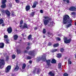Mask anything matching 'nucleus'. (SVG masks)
<instances>
[{"mask_svg": "<svg viewBox=\"0 0 76 76\" xmlns=\"http://www.w3.org/2000/svg\"><path fill=\"white\" fill-rule=\"evenodd\" d=\"M37 27H35L34 28V30H37Z\"/></svg>", "mask_w": 76, "mask_h": 76, "instance_id": "obj_55", "label": "nucleus"}, {"mask_svg": "<svg viewBox=\"0 0 76 76\" xmlns=\"http://www.w3.org/2000/svg\"><path fill=\"white\" fill-rule=\"evenodd\" d=\"M64 2H66L67 3H70V1L69 0H63Z\"/></svg>", "mask_w": 76, "mask_h": 76, "instance_id": "obj_34", "label": "nucleus"}, {"mask_svg": "<svg viewBox=\"0 0 76 76\" xmlns=\"http://www.w3.org/2000/svg\"><path fill=\"white\" fill-rule=\"evenodd\" d=\"M11 12V16H16V15H15V12L13 11H12Z\"/></svg>", "mask_w": 76, "mask_h": 76, "instance_id": "obj_30", "label": "nucleus"}, {"mask_svg": "<svg viewBox=\"0 0 76 76\" xmlns=\"http://www.w3.org/2000/svg\"><path fill=\"white\" fill-rule=\"evenodd\" d=\"M60 51L61 53H63L64 51V49L63 48H60Z\"/></svg>", "mask_w": 76, "mask_h": 76, "instance_id": "obj_32", "label": "nucleus"}, {"mask_svg": "<svg viewBox=\"0 0 76 76\" xmlns=\"http://www.w3.org/2000/svg\"><path fill=\"white\" fill-rule=\"evenodd\" d=\"M41 58H39L37 59V61H38V62H39V61H41Z\"/></svg>", "mask_w": 76, "mask_h": 76, "instance_id": "obj_43", "label": "nucleus"}, {"mask_svg": "<svg viewBox=\"0 0 76 76\" xmlns=\"http://www.w3.org/2000/svg\"><path fill=\"white\" fill-rule=\"evenodd\" d=\"M4 23V20L2 18L0 19V25H1L2 23Z\"/></svg>", "mask_w": 76, "mask_h": 76, "instance_id": "obj_29", "label": "nucleus"}, {"mask_svg": "<svg viewBox=\"0 0 76 76\" xmlns=\"http://www.w3.org/2000/svg\"><path fill=\"white\" fill-rule=\"evenodd\" d=\"M35 50H31L28 52V54L31 56H32V57H35Z\"/></svg>", "mask_w": 76, "mask_h": 76, "instance_id": "obj_7", "label": "nucleus"}, {"mask_svg": "<svg viewBox=\"0 0 76 76\" xmlns=\"http://www.w3.org/2000/svg\"><path fill=\"white\" fill-rule=\"evenodd\" d=\"M4 46V44L3 42H0V48H3Z\"/></svg>", "mask_w": 76, "mask_h": 76, "instance_id": "obj_17", "label": "nucleus"}, {"mask_svg": "<svg viewBox=\"0 0 76 76\" xmlns=\"http://www.w3.org/2000/svg\"><path fill=\"white\" fill-rule=\"evenodd\" d=\"M5 64V62L4 59H0V68L1 69L3 68V66Z\"/></svg>", "mask_w": 76, "mask_h": 76, "instance_id": "obj_6", "label": "nucleus"}, {"mask_svg": "<svg viewBox=\"0 0 76 76\" xmlns=\"http://www.w3.org/2000/svg\"><path fill=\"white\" fill-rule=\"evenodd\" d=\"M4 41H5L6 42H7V44H9V40L8 39H6V40H4Z\"/></svg>", "mask_w": 76, "mask_h": 76, "instance_id": "obj_35", "label": "nucleus"}, {"mask_svg": "<svg viewBox=\"0 0 76 76\" xmlns=\"http://www.w3.org/2000/svg\"><path fill=\"white\" fill-rule=\"evenodd\" d=\"M2 12L3 13H4L5 12V11H4V10H3L2 11Z\"/></svg>", "mask_w": 76, "mask_h": 76, "instance_id": "obj_57", "label": "nucleus"}, {"mask_svg": "<svg viewBox=\"0 0 76 76\" xmlns=\"http://www.w3.org/2000/svg\"><path fill=\"white\" fill-rule=\"evenodd\" d=\"M16 52L17 54H20L21 53V50L20 49H17Z\"/></svg>", "mask_w": 76, "mask_h": 76, "instance_id": "obj_27", "label": "nucleus"}, {"mask_svg": "<svg viewBox=\"0 0 76 76\" xmlns=\"http://www.w3.org/2000/svg\"><path fill=\"white\" fill-rule=\"evenodd\" d=\"M51 45H52V43L51 42H49L48 44V45L49 46H51Z\"/></svg>", "mask_w": 76, "mask_h": 76, "instance_id": "obj_44", "label": "nucleus"}, {"mask_svg": "<svg viewBox=\"0 0 76 76\" xmlns=\"http://www.w3.org/2000/svg\"><path fill=\"white\" fill-rule=\"evenodd\" d=\"M70 60H71L70 58H69L68 59V62H69V61H71Z\"/></svg>", "mask_w": 76, "mask_h": 76, "instance_id": "obj_56", "label": "nucleus"}, {"mask_svg": "<svg viewBox=\"0 0 76 76\" xmlns=\"http://www.w3.org/2000/svg\"><path fill=\"white\" fill-rule=\"evenodd\" d=\"M48 34L50 35H53V34L50 33V32H48Z\"/></svg>", "mask_w": 76, "mask_h": 76, "instance_id": "obj_46", "label": "nucleus"}, {"mask_svg": "<svg viewBox=\"0 0 76 76\" xmlns=\"http://www.w3.org/2000/svg\"><path fill=\"white\" fill-rule=\"evenodd\" d=\"M51 63L52 64H55L56 63V60L54 59H53L51 61Z\"/></svg>", "mask_w": 76, "mask_h": 76, "instance_id": "obj_22", "label": "nucleus"}, {"mask_svg": "<svg viewBox=\"0 0 76 76\" xmlns=\"http://www.w3.org/2000/svg\"><path fill=\"white\" fill-rule=\"evenodd\" d=\"M5 13L7 16L10 18V12L8 10H6L5 11Z\"/></svg>", "mask_w": 76, "mask_h": 76, "instance_id": "obj_14", "label": "nucleus"}, {"mask_svg": "<svg viewBox=\"0 0 76 76\" xmlns=\"http://www.w3.org/2000/svg\"><path fill=\"white\" fill-rule=\"evenodd\" d=\"M4 24L3 23L2 24V26H4Z\"/></svg>", "mask_w": 76, "mask_h": 76, "instance_id": "obj_58", "label": "nucleus"}, {"mask_svg": "<svg viewBox=\"0 0 76 76\" xmlns=\"http://www.w3.org/2000/svg\"><path fill=\"white\" fill-rule=\"evenodd\" d=\"M43 38H45V35H44V36H43Z\"/></svg>", "mask_w": 76, "mask_h": 76, "instance_id": "obj_63", "label": "nucleus"}, {"mask_svg": "<svg viewBox=\"0 0 76 76\" xmlns=\"http://www.w3.org/2000/svg\"><path fill=\"white\" fill-rule=\"evenodd\" d=\"M58 69H60L61 68V63H59L58 64Z\"/></svg>", "mask_w": 76, "mask_h": 76, "instance_id": "obj_36", "label": "nucleus"}, {"mask_svg": "<svg viewBox=\"0 0 76 76\" xmlns=\"http://www.w3.org/2000/svg\"><path fill=\"white\" fill-rule=\"evenodd\" d=\"M28 44L27 45H28V46H29L30 45H31V43L30 42H27Z\"/></svg>", "mask_w": 76, "mask_h": 76, "instance_id": "obj_52", "label": "nucleus"}, {"mask_svg": "<svg viewBox=\"0 0 76 76\" xmlns=\"http://www.w3.org/2000/svg\"><path fill=\"white\" fill-rule=\"evenodd\" d=\"M46 64H47V66H51V59L46 60Z\"/></svg>", "mask_w": 76, "mask_h": 76, "instance_id": "obj_13", "label": "nucleus"}, {"mask_svg": "<svg viewBox=\"0 0 76 76\" xmlns=\"http://www.w3.org/2000/svg\"><path fill=\"white\" fill-rule=\"evenodd\" d=\"M43 18H45L43 19V21L45 26L47 25V24L49 23V21H50L52 19L51 18H50L48 16H44Z\"/></svg>", "mask_w": 76, "mask_h": 76, "instance_id": "obj_2", "label": "nucleus"}, {"mask_svg": "<svg viewBox=\"0 0 76 76\" xmlns=\"http://www.w3.org/2000/svg\"><path fill=\"white\" fill-rule=\"evenodd\" d=\"M42 1H42L41 0V1H40V2L41 3H42Z\"/></svg>", "mask_w": 76, "mask_h": 76, "instance_id": "obj_62", "label": "nucleus"}, {"mask_svg": "<svg viewBox=\"0 0 76 76\" xmlns=\"http://www.w3.org/2000/svg\"><path fill=\"white\" fill-rule=\"evenodd\" d=\"M71 14L73 15H76V12H72L71 13Z\"/></svg>", "mask_w": 76, "mask_h": 76, "instance_id": "obj_48", "label": "nucleus"}, {"mask_svg": "<svg viewBox=\"0 0 76 76\" xmlns=\"http://www.w3.org/2000/svg\"><path fill=\"white\" fill-rule=\"evenodd\" d=\"M19 69V67L18 66V65L17 64L16 65L15 68L14 69L15 71H18Z\"/></svg>", "mask_w": 76, "mask_h": 76, "instance_id": "obj_18", "label": "nucleus"}, {"mask_svg": "<svg viewBox=\"0 0 76 76\" xmlns=\"http://www.w3.org/2000/svg\"><path fill=\"white\" fill-rule=\"evenodd\" d=\"M41 70L40 68H35L33 71V74H37V75H39Z\"/></svg>", "mask_w": 76, "mask_h": 76, "instance_id": "obj_3", "label": "nucleus"}, {"mask_svg": "<svg viewBox=\"0 0 76 76\" xmlns=\"http://www.w3.org/2000/svg\"><path fill=\"white\" fill-rule=\"evenodd\" d=\"M40 12L41 13H43V10H41L40 11Z\"/></svg>", "mask_w": 76, "mask_h": 76, "instance_id": "obj_50", "label": "nucleus"}, {"mask_svg": "<svg viewBox=\"0 0 76 76\" xmlns=\"http://www.w3.org/2000/svg\"><path fill=\"white\" fill-rule=\"evenodd\" d=\"M9 60V56H7L5 58V61H8Z\"/></svg>", "mask_w": 76, "mask_h": 76, "instance_id": "obj_26", "label": "nucleus"}, {"mask_svg": "<svg viewBox=\"0 0 76 76\" xmlns=\"http://www.w3.org/2000/svg\"><path fill=\"white\" fill-rule=\"evenodd\" d=\"M56 39L57 41H61V39L60 37H57L56 38Z\"/></svg>", "mask_w": 76, "mask_h": 76, "instance_id": "obj_37", "label": "nucleus"}, {"mask_svg": "<svg viewBox=\"0 0 76 76\" xmlns=\"http://www.w3.org/2000/svg\"><path fill=\"white\" fill-rule=\"evenodd\" d=\"M21 35H22V36L23 37H24V34H22Z\"/></svg>", "mask_w": 76, "mask_h": 76, "instance_id": "obj_59", "label": "nucleus"}, {"mask_svg": "<svg viewBox=\"0 0 76 76\" xmlns=\"http://www.w3.org/2000/svg\"><path fill=\"white\" fill-rule=\"evenodd\" d=\"M25 28L28 29L29 27L28 26V25L26 23H24L22 27L21 28V29H24Z\"/></svg>", "mask_w": 76, "mask_h": 76, "instance_id": "obj_9", "label": "nucleus"}, {"mask_svg": "<svg viewBox=\"0 0 76 76\" xmlns=\"http://www.w3.org/2000/svg\"><path fill=\"white\" fill-rule=\"evenodd\" d=\"M63 39L64 40V43L66 44H70L71 42V41H72V39L71 38L68 39L67 37H64Z\"/></svg>", "mask_w": 76, "mask_h": 76, "instance_id": "obj_4", "label": "nucleus"}, {"mask_svg": "<svg viewBox=\"0 0 76 76\" xmlns=\"http://www.w3.org/2000/svg\"><path fill=\"white\" fill-rule=\"evenodd\" d=\"M35 13H36V11L33 12L31 13L30 14V16H31L34 17V16L35 15Z\"/></svg>", "mask_w": 76, "mask_h": 76, "instance_id": "obj_19", "label": "nucleus"}, {"mask_svg": "<svg viewBox=\"0 0 76 76\" xmlns=\"http://www.w3.org/2000/svg\"><path fill=\"white\" fill-rule=\"evenodd\" d=\"M38 4V2H37V1H35L34 2L33 6H32L31 8L33 9H34V8H35Z\"/></svg>", "mask_w": 76, "mask_h": 76, "instance_id": "obj_10", "label": "nucleus"}, {"mask_svg": "<svg viewBox=\"0 0 76 76\" xmlns=\"http://www.w3.org/2000/svg\"><path fill=\"white\" fill-rule=\"evenodd\" d=\"M31 38H32V35L30 34L28 36V40H30V39H31Z\"/></svg>", "mask_w": 76, "mask_h": 76, "instance_id": "obj_33", "label": "nucleus"}, {"mask_svg": "<svg viewBox=\"0 0 76 76\" xmlns=\"http://www.w3.org/2000/svg\"><path fill=\"white\" fill-rule=\"evenodd\" d=\"M68 63L70 64H72V61H71L68 62Z\"/></svg>", "mask_w": 76, "mask_h": 76, "instance_id": "obj_53", "label": "nucleus"}, {"mask_svg": "<svg viewBox=\"0 0 76 76\" xmlns=\"http://www.w3.org/2000/svg\"><path fill=\"white\" fill-rule=\"evenodd\" d=\"M51 23H52V24H51ZM53 23H54V22L53 21H52V22H50V24H48V26L49 27H51L52 26H53Z\"/></svg>", "mask_w": 76, "mask_h": 76, "instance_id": "obj_23", "label": "nucleus"}, {"mask_svg": "<svg viewBox=\"0 0 76 76\" xmlns=\"http://www.w3.org/2000/svg\"><path fill=\"white\" fill-rule=\"evenodd\" d=\"M30 49H31V47H30L29 46H27L26 48V49L27 50H28Z\"/></svg>", "mask_w": 76, "mask_h": 76, "instance_id": "obj_45", "label": "nucleus"}, {"mask_svg": "<svg viewBox=\"0 0 76 76\" xmlns=\"http://www.w3.org/2000/svg\"><path fill=\"white\" fill-rule=\"evenodd\" d=\"M59 46V44L58 43L55 44L53 45V46L54 47H57Z\"/></svg>", "mask_w": 76, "mask_h": 76, "instance_id": "obj_28", "label": "nucleus"}, {"mask_svg": "<svg viewBox=\"0 0 76 76\" xmlns=\"http://www.w3.org/2000/svg\"><path fill=\"white\" fill-rule=\"evenodd\" d=\"M32 62V61L31 60L29 61V63H30V64H31Z\"/></svg>", "mask_w": 76, "mask_h": 76, "instance_id": "obj_54", "label": "nucleus"}, {"mask_svg": "<svg viewBox=\"0 0 76 76\" xmlns=\"http://www.w3.org/2000/svg\"><path fill=\"white\" fill-rule=\"evenodd\" d=\"M7 31L8 34H11L12 32V28L11 27H9L7 28Z\"/></svg>", "mask_w": 76, "mask_h": 76, "instance_id": "obj_11", "label": "nucleus"}, {"mask_svg": "<svg viewBox=\"0 0 76 76\" xmlns=\"http://www.w3.org/2000/svg\"><path fill=\"white\" fill-rule=\"evenodd\" d=\"M75 26H76V22H75Z\"/></svg>", "mask_w": 76, "mask_h": 76, "instance_id": "obj_64", "label": "nucleus"}, {"mask_svg": "<svg viewBox=\"0 0 76 76\" xmlns=\"http://www.w3.org/2000/svg\"><path fill=\"white\" fill-rule=\"evenodd\" d=\"M15 74H12V76H15Z\"/></svg>", "mask_w": 76, "mask_h": 76, "instance_id": "obj_60", "label": "nucleus"}, {"mask_svg": "<svg viewBox=\"0 0 76 76\" xmlns=\"http://www.w3.org/2000/svg\"><path fill=\"white\" fill-rule=\"evenodd\" d=\"M70 19V17L68 15H64L63 17V24H68L66 26V27L67 28L70 27L72 26V20H69Z\"/></svg>", "mask_w": 76, "mask_h": 76, "instance_id": "obj_1", "label": "nucleus"}, {"mask_svg": "<svg viewBox=\"0 0 76 76\" xmlns=\"http://www.w3.org/2000/svg\"><path fill=\"white\" fill-rule=\"evenodd\" d=\"M20 28H22V25H20Z\"/></svg>", "mask_w": 76, "mask_h": 76, "instance_id": "obj_61", "label": "nucleus"}, {"mask_svg": "<svg viewBox=\"0 0 76 76\" xmlns=\"http://www.w3.org/2000/svg\"><path fill=\"white\" fill-rule=\"evenodd\" d=\"M12 59H15V58H16V56H15V55L13 54L12 55Z\"/></svg>", "mask_w": 76, "mask_h": 76, "instance_id": "obj_38", "label": "nucleus"}, {"mask_svg": "<svg viewBox=\"0 0 76 76\" xmlns=\"http://www.w3.org/2000/svg\"><path fill=\"white\" fill-rule=\"evenodd\" d=\"M13 38L14 40H17L18 38V36L16 34H15L13 36Z\"/></svg>", "mask_w": 76, "mask_h": 76, "instance_id": "obj_20", "label": "nucleus"}, {"mask_svg": "<svg viewBox=\"0 0 76 76\" xmlns=\"http://www.w3.org/2000/svg\"><path fill=\"white\" fill-rule=\"evenodd\" d=\"M69 10L70 11L73 12L74 11H76V8L75 7H71L69 8Z\"/></svg>", "mask_w": 76, "mask_h": 76, "instance_id": "obj_12", "label": "nucleus"}, {"mask_svg": "<svg viewBox=\"0 0 76 76\" xmlns=\"http://www.w3.org/2000/svg\"><path fill=\"white\" fill-rule=\"evenodd\" d=\"M8 38V36L7 35H5L4 36V38Z\"/></svg>", "mask_w": 76, "mask_h": 76, "instance_id": "obj_49", "label": "nucleus"}, {"mask_svg": "<svg viewBox=\"0 0 76 76\" xmlns=\"http://www.w3.org/2000/svg\"><path fill=\"white\" fill-rule=\"evenodd\" d=\"M11 66L10 65H8L5 69V72L6 73H8L9 72V71L11 69Z\"/></svg>", "mask_w": 76, "mask_h": 76, "instance_id": "obj_8", "label": "nucleus"}, {"mask_svg": "<svg viewBox=\"0 0 76 76\" xmlns=\"http://www.w3.org/2000/svg\"><path fill=\"white\" fill-rule=\"evenodd\" d=\"M6 1H7V0H1V3L2 4L1 6V8L5 9L6 7Z\"/></svg>", "mask_w": 76, "mask_h": 76, "instance_id": "obj_5", "label": "nucleus"}, {"mask_svg": "<svg viewBox=\"0 0 76 76\" xmlns=\"http://www.w3.org/2000/svg\"><path fill=\"white\" fill-rule=\"evenodd\" d=\"M28 53V51L26 50H25V51H24V53Z\"/></svg>", "mask_w": 76, "mask_h": 76, "instance_id": "obj_51", "label": "nucleus"}, {"mask_svg": "<svg viewBox=\"0 0 76 76\" xmlns=\"http://www.w3.org/2000/svg\"><path fill=\"white\" fill-rule=\"evenodd\" d=\"M41 59L44 62L46 61V60H47V59H46V56H42V57L41 58Z\"/></svg>", "mask_w": 76, "mask_h": 76, "instance_id": "obj_16", "label": "nucleus"}, {"mask_svg": "<svg viewBox=\"0 0 76 76\" xmlns=\"http://www.w3.org/2000/svg\"><path fill=\"white\" fill-rule=\"evenodd\" d=\"M48 75H50V76H54L55 75L54 73L52 72H50L49 73H48Z\"/></svg>", "mask_w": 76, "mask_h": 76, "instance_id": "obj_21", "label": "nucleus"}, {"mask_svg": "<svg viewBox=\"0 0 76 76\" xmlns=\"http://www.w3.org/2000/svg\"><path fill=\"white\" fill-rule=\"evenodd\" d=\"M31 58H32L30 56L27 57V59H28V60H30V59H31Z\"/></svg>", "mask_w": 76, "mask_h": 76, "instance_id": "obj_39", "label": "nucleus"}, {"mask_svg": "<svg viewBox=\"0 0 76 76\" xmlns=\"http://www.w3.org/2000/svg\"><path fill=\"white\" fill-rule=\"evenodd\" d=\"M68 74L67 73H64L63 74L64 76H68Z\"/></svg>", "mask_w": 76, "mask_h": 76, "instance_id": "obj_41", "label": "nucleus"}, {"mask_svg": "<svg viewBox=\"0 0 76 76\" xmlns=\"http://www.w3.org/2000/svg\"><path fill=\"white\" fill-rule=\"evenodd\" d=\"M43 34H45V33H46V30H45V29L44 28L43 29Z\"/></svg>", "mask_w": 76, "mask_h": 76, "instance_id": "obj_42", "label": "nucleus"}, {"mask_svg": "<svg viewBox=\"0 0 76 76\" xmlns=\"http://www.w3.org/2000/svg\"><path fill=\"white\" fill-rule=\"evenodd\" d=\"M62 56V55H61V53H59L57 54L58 58H61V57Z\"/></svg>", "mask_w": 76, "mask_h": 76, "instance_id": "obj_25", "label": "nucleus"}, {"mask_svg": "<svg viewBox=\"0 0 76 76\" xmlns=\"http://www.w3.org/2000/svg\"><path fill=\"white\" fill-rule=\"evenodd\" d=\"M25 9L26 11H28L30 10L31 7H30L29 5H28L27 6H26Z\"/></svg>", "mask_w": 76, "mask_h": 76, "instance_id": "obj_15", "label": "nucleus"}, {"mask_svg": "<svg viewBox=\"0 0 76 76\" xmlns=\"http://www.w3.org/2000/svg\"><path fill=\"white\" fill-rule=\"evenodd\" d=\"M15 2L17 3H18V4H19V0H15Z\"/></svg>", "mask_w": 76, "mask_h": 76, "instance_id": "obj_47", "label": "nucleus"}, {"mask_svg": "<svg viewBox=\"0 0 76 76\" xmlns=\"http://www.w3.org/2000/svg\"><path fill=\"white\" fill-rule=\"evenodd\" d=\"M26 64L25 63L23 64V66H22V69H23V70H25V68L26 67Z\"/></svg>", "mask_w": 76, "mask_h": 76, "instance_id": "obj_24", "label": "nucleus"}, {"mask_svg": "<svg viewBox=\"0 0 76 76\" xmlns=\"http://www.w3.org/2000/svg\"><path fill=\"white\" fill-rule=\"evenodd\" d=\"M57 51H58V49H55L52 51V53H55V52H56Z\"/></svg>", "mask_w": 76, "mask_h": 76, "instance_id": "obj_31", "label": "nucleus"}, {"mask_svg": "<svg viewBox=\"0 0 76 76\" xmlns=\"http://www.w3.org/2000/svg\"><path fill=\"white\" fill-rule=\"evenodd\" d=\"M23 21L22 20H21L20 21V25H22L23 24Z\"/></svg>", "mask_w": 76, "mask_h": 76, "instance_id": "obj_40", "label": "nucleus"}]
</instances>
